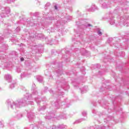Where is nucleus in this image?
Returning <instances> with one entry per match:
<instances>
[{
	"label": "nucleus",
	"mask_w": 129,
	"mask_h": 129,
	"mask_svg": "<svg viewBox=\"0 0 129 129\" xmlns=\"http://www.w3.org/2000/svg\"><path fill=\"white\" fill-rule=\"evenodd\" d=\"M5 78L7 79V80H9L10 79H12V77L10 75H6L5 76Z\"/></svg>",
	"instance_id": "f257e3e1"
},
{
	"label": "nucleus",
	"mask_w": 129,
	"mask_h": 129,
	"mask_svg": "<svg viewBox=\"0 0 129 129\" xmlns=\"http://www.w3.org/2000/svg\"><path fill=\"white\" fill-rule=\"evenodd\" d=\"M98 35H101V32L100 31L98 32Z\"/></svg>",
	"instance_id": "f03ea898"
},
{
	"label": "nucleus",
	"mask_w": 129,
	"mask_h": 129,
	"mask_svg": "<svg viewBox=\"0 0 129 129\" xmlns=\"http://www.w3.org/2000/svg\"><path fill=\"white\" fill-rule=\"evenodd\" d=\"M20 60H21V61H24V58L23 57H21L20 58Z\"/></svg>",
	"instance_id": "7ed1b4c3"
},
{
	"label": "nucleus",
	"mask_w": 129,
	"mask_h": 129,
	"mask_svg": "<svg viewBox=\"0 0 129 129\" xmlns=\"http://www.w3.org/2000/svg\"><path fill=\"white\" fill-rule=\"evenodd\" d=\"M54 8H55V10H57V6H55Z\"/></svg>",
	"instance_id": "20e7f679"
},
{
	"label": "nucleus",
	"mask_w": 129,
	"mask_h": 129,
	"mask_svg": "<svg viewBox=\"0 0 129 129\" xmlns=\"http://www.w3.org/2000/svg\"><path fill=\"white\" fill-rule=\"evenodd\" d=\"M91 26V25H90V24H89V26Z\"/></svg>",
	"instance_id": "39448f33"
},
{
	"label": "nucleus",
	"mask_w": 129,
	"mask_h": 129,
	"mask_svg": "<svg viewBox=\"0 0 129 129\" xmlns=\"http://www.w3.org/2000/svg\"><path fill=\"white\" fill-rule=\"evenodd\" d=\"M13 87H14V85H13Z\"/></svg>",
	"instance_id": "423d86ee"
}]
</instances>
